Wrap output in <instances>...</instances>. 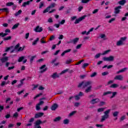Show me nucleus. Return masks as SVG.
Returning a JSON list of instances; mask_svg holds the SVG:
<instances>
[{"label": "nucleus", "instance_id": "nucleus-1", "mask_svg": "<svg viewBox=\"0 0 128 128\" xmlns=\"http://www.w3.org/2000/svg\"><path fill=\"white\" fill-rule=\"evenodd\" d=\"M110 109L104 112V115L102 116V118L100 120V122H104L106 120H108L110 118Z\"/></svg>", "mask_w": 128, "mask_h": 128}, {"label": "nucleus", "instance_id": "nucleus-2", "mask_svg": "<svg viewBox=\"0 0 128 128\" xmlns=\"http://www.w3.org/2000/svg\"><path fill=\"white\" fill-rule=\"evenodd\" d=\"M126 38H128L126 36L121 38L120 40L118 42H117L116 46H124V42L126 40Z\"/></svg>", "mask_w": 128, "mask_h": 128}, {"label": "nucleus", "instance_id": "nucleus-3", "mask_svg": "<svg viewBox=\"0 0 128 128\" xmlns=\"http://www.w3.org/2000/svg\"><path fill=\"white\" fill-rule=\"evenodd\" d=\"M20 43H18L17 44H16L14 46V50H16V52H22L24 50V48H26V46H23L22 47H20Z\"/></svg>", "mask_w": 128, "mask_h": 128}, {"label": "nucleus", "instance_id": "nucleus-4", "mask_svg": "<svg viewBox=\"0 0 128 128\" xmlns=\"http://www.w3.org/2000/svg\"><path fill=\"white\" fill-rule=\"evenodd\" d=\"M103 60L104 62H114V56H110L108 57H104Z\"/></svg>", "mask_w": 128, "mask_h": 128}, {"label": "nucleus", "instance_id": "nucleus-5", "mask_svg": "<svg viewBox=\"0 0 128 128\" xmlns=\"http://www.w3.org/2000/svg\"><path fill=\"white\" fill-rule=\"evenodd\" d=\"M8 56H4L2 58L0 59V66H3L4 64V62H8Z\"/></svg>", "mask_w": 128, "mask_h": 128}, {"label": "nucleus", "instance_id": "nucleus-6", "mask_svg": "<svg viewBox=\"0 0 128 128\" xmlns=\"http://www.w3.org/2000/svg\"><path fill=\"white\" fill-rule=\"evenodd\" d=\"M86 18V16L84 15V16L80 18H79L76 19L74 22L75 24H79L80 22H82V20H84Z\"/></svg>", "mask_w": 128, "mask_h": 128}, {"label": "nucleus", "instance_id": "nucleus-7", "mask_svg": "<svg viewBox=\"0 0 128 128\" xmlns=\"http://www.w3.org/2000/svg\"><path fill=\"white\" fill-rule=\"evenodd\" d=\"M46 64H44L40 67V70H41L40 71V74H42L48 70V68H46Z\"/></svg>", "mask_w": 128, "mask_h": 128}, {"label": "nucleus", "instance_id": "nucleus-8", "mask_svg": "<svg viewBox=\"0 0 128 128\" xmlns=\"http://www.w3.org/2000/svg\"><path fill=\"white\" fill-rule=\"evenodd\" d=\"M100 100L98 98H93L90 101V103H91L92 104H98V102H100Z\"/></svg>", "mask_w": 128, "mask_h": 128}, {"label": "nucleus", "instance_id": "nucleus-9", "mask_svg": "<svg viewBox=\"0 0 128 128\" xmlns=\"http://www.w3.org/2000/svg\"><path fill=\"white\" fill-rule=\"evenodd\" d=\"M120 9H122V6H118L115 8L114 14H120Z\"/></svg>", "mask_w": 128, "mask_h": 128}, {"label": "nucleus", "instance_id": "nucleus-10", "mask_svg": "<svg viewBox=\"0 0 128 128\" xmlns=\"http://www.w3.org/2000/svg\"><path fill=\"white\" fill-rule=\"evenodd\" d=\"M114 80H124V76H122V75H118L114 77Z\"/></svg>", "mask_w": 128, "mask_h": 128}, {"label": "nucleus", "instance_id": "nucleus-11", "mask_svg": "<svg viewBox=\"0 0 128 128\" xmlns=\"http://www.w3.org/2000/svg\"><path fill=\"white\" fill-rule=\"evenodd\" d=\"M92 81H88V82H84V84H83V88H86L88 86H90L92 84Z\"/></svg>", "mask_w": 128, "mask_h": 128}, {"label": "nucleus", "instance_id": "nucleus-12", "mask_svg": "<svg viewBox=\"0 0 128 128\" xmlns=\"http://www.w3.org/2000/svg\"><path fill=\"white\" fill-rule=\"evenodd\" d=\"M34 32H42V28L40 27V26H37L34 29Z\"/></svg>", "mask_w": 128, "mask_h": 128}, {"label": "nucleus", "instance_id": "nucleus-13", "mask_svg": "<svg viewBox=\"0 0 128 128\" xmlns=\"http://www.w3.org/2000/svg\"><path fill=\"white\" fill-rule=\"evenodd\" d=\"M51 78L54 80H56V78H60V76L58 74L57 72L54 73L52 75H51Z\"/></svg>", "mask_w": 128, "mask_h": 128}, {"label": "nucleus", "instance_id": "nucleus-14", "mask_svg": "<svg viewBox=\"0 0 128 128\" xmlns=\"http://www.w3.org/2000/svg\"><path fill=\"white\" fill-rule=\"evenodd\" d=\"M58 108V105L56 104H54L51 107L52 110H56Z\"/></svg>", "mask_w": 128, "mask_h": 128}, {"label": "nucleus", "instance_id": "nucleus-15", "mask_svg": "<svg viewBox=\"0 0 128 128\" xmlns=\"http://www.w3.org/2000/svg\"><path fill=\"white\" fill-rule=\"evenodd\" d=\"M42 116H44L43 112H39L35 114L34 118H41Z\"/></svg>", "mask_w": 128, "mask_h": 128}, {"label": "nucleus", "instance_id": "nucleus-16", "mask_svg": "<svg viewBox=\"0 0 128 128\" xmlns=\"http://www.w3.org/2000/svg\"><path fill=\"white\" fill-rule=\"evenodd\" d=\"M99 38H102L103 40H108V38H106V36L105 34H100L99 35Z\"/></svg>", "mask_w": 128, "mask_h": 128}, {"label": "nucleus", "instance_id": "nucleus-17", "mask_svg": "<svg viewBox=\"0 0 128 128\" xmlns=\"http://www.w3.org/2000/svg\"><path fill=\"white\" fill-rule=\"evenodd\" d=\"M90 92H92V86H89L85 90L84 92L88 94Z\"/></svg>", "mask_w": 128, "mask_h": 128}, {"label": "nucleus", "instance_id": "nucleus-18", "mask_svg": "<svg viewBox=\"0 0 128 128\" xmlns=\"http://www.w3.org/2000/svg\"><path fill=\"white\" fill-rule=\"evenodd\" d=\"M72 50V49H68L67 50H64L62 54V56H64L66 54H67V52H70Z\"/></svg>", "mask_w": 128, "mask_h": 128}, {"label": "nucleus", "instance_id": "nucleus-19", "mask_svg": "<svg viewBox=\"0 0 128 128\" xmlns=\"http://www.w3.org/2000/svg\"><path fill=\"white\" fill-rule=\"evenodd\" d=\"M126 2V0H122L118 2L120 6H124V4Z\"/></svg>", "mask_w": 128, "mask_h": 128}, {"label": "nucleus", "instance_id": "nucleus-20", "mask_svg": "<svg viewBox=\"0 0 128 128\" xmlns=\"http://www.w3.org/2000/svg\"><path fill=\"white\" fill-rule=\"evenodd\" d=\"M42 124V122L40 120H37L35 123V126H40V124Z\"/></svg>", "mask_w": 128, "mask_h": 128}, {"label": "nucleus", "instance_id": "nucleus-21", "mask_svg": "<svg viewBox=\"0 0 128 128\" xmlns=\"http://www.w3.org/2000/svg\"><path fill=\"white\" fill-rule=\"evenodd\" d=\"M127 70H128V68H123L121 70L117 72L116 74H120V72H124Z\"/></svg>", "mask_w": 128, "mask_h": 128}, {"label": "nucleus", "instance_id": "nucleus-22", "mask_svg": "<svg viewBox=\"0 0 128 128\" xmlns=\"http://www.w3.org/2000/svg\"><path fill=\"white\" fill-rule=\"evenodd\" d=\"M119 86L118 84H113L110 86V88H118Z\"/></svg>", "mask_w": 128, "mask_h": 128}, {"label": "nucleus", "instance_id": "nucleus-23", "mask_svg": "<svg viewBox=\"0 0 128 128\" xmlns=\"http://www.w3.org/2000/svg\"><path fill=\"white\" fill-rule=\"evenodd\" d=\"M112 96L110 97V98H114L117 94H118V92H112Z\"/></svg>", "mask_w": 128, "mask_h": 128}, {"label": "nucleus", "instance_id": "nucleus-24", "mask_svg": "<svg viewBox=\"0 0 128 128\" xmlns=\"http://www.w3.org/2000/svg\"><path fill=\"white\" fill-rule=\"evenodd\" d=\"M79 40H80V38H76L73 39L72 40V44H76L78 42Z\"/></svg>", "mask_w": 128, "mask_h": 128}, {"label": "nucleus", "instance_id": "nucleus-25", "mask_svg": "<svg viewBox=\"0 0 128 128\" xmlns=\"http://www.w3.org/2000/svg\"><path fill=\"white\" fill-rule=\"evenodd\" d=\"M38 40H40V38H36V39L32 42V46H36L38 44Z\"/></svg>", "mask_w": 128, "mask_h": 128}, {"label": "nucleus", "instance_id": "nucleus-26", "mask_svg": "<svg viewBox=\"0 0 128 128\" xmlns=\"http://www.w3.org/2000/svg\"><path fill=\"white\" fill-rule=\"evenodd\" d=\"M18 26H20V23H17L14 25V26L12 27V30H16V28H18Z\"/></svg>", "mask_w": 128, "mask_h": 128}, {"label": "nucleus", "instance_id": "nucleus-27", "mask_svg": "<svg viewBox=\"0 0 128 128\" xmlns=\"http://www.w3.org/2000/svg\"><path fill=\"white\" fill-rule=\"evenodd\" d=\"M30 1H28L26 2H24L22 5V6H24V8H26V6H28L30 4Z\"/></svg>", "mask_w": 128, "mask_h": 128}, {"label": "nucleus", "instance_id": "nucleus-28", "mask_svg": "<svg viewBox=\"0 0 128 128\" xmlns=\"http://www.w3.org/2000/svg\"><path fill=\"white\" fill-rule=\"evenodd\" d=\"M56 6V3H52L49 6H48V8H50V10L51 8H54Z\"/></svg>", "mask_w": 128, "mask_h": 128}, {"label": "nucleus", "instance_id": "nucleus-29", "mask_svg": "<svg viewBox=\"0 0 128 128\" xmlns=\"http://www.w3.org/2000/svg\"><path fill=\"white\" fill-rule=\"evenodd\" d=\"M60 120H62V118L60 116H58L54 119V122H60Z\"/></svg>", "mask_w": 128, "mask_h": 128}, {"label": "nucleus", "instance_id": "nucleus-30", "mask_svg": "<svg viewBox=\"0 0 128 128\" xmlns=\"http://www.w3.org/2000/svg\"><path fill=\"white\" fill-rule=\"evenodd\" d=\"M64 124H68L70 123V120L68 119H65L63 121Z\"/></svg>", "mask_w": 128, "mask_h": 128}, {"label": "nucleus", "instance_id": "nucleus-31", "mask_svg": "<svg viewBox=\"0 0 128 128\" xmlns=\"http://www.w3.org/2000/svg\"><path fill=\"white\" fill-rule=\"evenodd\" d=\"M76 114V111H72L69 114L68 116H74Z\"/></svg>", "mask_w": 128, "mask_h": 128}, {"label": "nucleus", "instance_id": "nucleus-32", "mask_svg": "<svg viewBox=\"0 0 128 128\" xmlns=\"http://www.w3.org/2000/svg\"><path fill=\"white\" fill-rule=\"evenodd\" d=\"M0 10H2V12H6L8 13V8H0Z\"/></svg>", "mask_w": 128, "mask_h": 128}, {"label": "nucleus", "instance_id": "nucleus-33", "mask_svg": "<svg viewBox=\"0 0 128 128\" xmlns=\"http://www.w3.org/2000/svg\"><path fill=\"white\" fill-rule=\"evenodd\" d=\"M110 52V50H105L102 54V56H105V54H108V52Z\"/></svg>", "mask_w": 128, "mask_h": 128}, {"label": "nucleus", "instance_id": "nucleus-34", "mask_svg": "<svg viewBox=\"0 0 128 128\" xmlns=\"http://www.w3.org/2000/svg\"><path fill=\"white\" fill-rule=\"evenodd\" d=\"M50 10V8L48 6L43 11V14H46V12H48V11Z\"/></svg>", "mask_w": 128, "mask_h": 128}, {"label": "nucleus", "instance_id": "nucleus-35", "mask_svg": "<svg viewBox=\"0 0 128 128\" xmlns=\"http://www.w3.org/2000/svg\"><path fill=\"white\" fill-rule=\"evenodd\" d=\"M112 94V91H108V92H104L103 94V96H108V94Z\"/></svg>", "mask_w": 128, "mask_h": 128}, {"label": "nucleus", "instance_id": "nucleus-36", "mask_svg": "<svg viewBox=\"0 0 128 128\" xmlns=\"http://www.w3.org/2000/svg\"><path fill=\"white\" fill-rule=\"evenodd\" d=\"M8 34H4V32L0 33V36H2V38H4V36H6Z\"/></svg>", "mask_w": 128, "mask_h": 128}, {"label": "nucleus", "instance_id": "nucleus-37", "mask_svg": "<svg viewBox=\"0 0 128 128\" xmlns=\"http://www.w3.org/2000/svg\"><path fill=\"white\" fill-rule=\"evenodd\" d=\"M22 10H19L17 12H16L14 14L15 16H20V14H22Z\"/></svg>", "mask_w": 128, "mask_h": 128}, {"label": "nucleus", "instance_id": "nucleus-38", "mask_svg": "<svg viewBox=\"0 0 128 128\" xmlns=\"http://www.w3.org/2000/svg\"><path fill=\"white\" fill-rule=\"evenodd\" d=\"M119 112H115L112 113V116L114 117L118 116Z\"/></svg>", "mask_w": 128, "mask_h": 128}, {"label": "nucleus", "instance_id": "nucleus-39", "mask_svg": "<svg viewBox=\"0 0 128 128\" xmlns=\"http://www.w3.org/2000/svg\"><path fill=\"white\" fill-rule=\"evenodd\" d=\"M97 74H98V73H96V72H94L90 74V78H94V76H96Z\"/></svg>", "mask_w": 128, "mask_h": 128}, {"label": "nucleus", "instance_id": "nucleus-40", "mask_svg": "<svg viewBox=\"0 0 128 128\" xmlns=\"http://www.w3.org/2000/svg\"><path fill=\"white\" fill-rule=\"evenodd\" d=\"M106 108H99L98 109V112H102Z\"/></svg>", "mask_w": 128, "mask_h": 128}, {"label": "nucleus", "instance_id": "nucleus-41", "mask_svg": "<svg viewBox=\"0 0 128 128\" xmlns=\"http://www.w3.org/2000/svg\"><path fill=\"white\" fill-rule=\"evenodd\" d=\"M11 39H12V36H8V37L4 38H3L4 40H11Z\"/></svg>", "mask_w": 128, "mask_h": 128}, {"label": "nucleus", "instance_id": "nucleus-42", "mask_svg": "<svg viewBox=\"0 0 128 128\" xmlns=\"http://www.w3.org/2000/svg\"><path fill=\"white\" fill-rule=\"evenodd\" d=\"M6 6H14V2H8L6 3Z\"/></svg>", "mask_w": 128, "mask_h": 128}, {"label": "nucleus", "instance_id": "nucleus-43", "mask_svg": "<svg viewBox=\"0 0 128 128\" xmlns=\"http://www.w3.org/2000/svg\"><path fill=\"white\" fill-rule=\"evenodd\" d=\"M24 56L19 58L18 60V62H22V60H24Z\"/></svg>", "mask_w": 128, "mask_h": 128}, {"label": "nucleus", "instance_id": "nucleus-44", "mask_svg": "<svg viewBox=\"0 0 128 128\" xmlns=\"http://www.w3.org/2000/svg\"><path fill=\"white\" fill-rule=\"evenodd\" d=\"M90 2V0H82V4H88Z\"/></svg>", "mask_w": 128, "mask_h": 128}, {"label": "nucleus", "instance_id": "nucleus-45", "mask_svg": "<svg viewBox=\"0 0 128 128\" xmlns=\"http://www.w3.org/2000/svg\"><path fill=\"white\" fill-rule=\"evenodd\" d=\"M88 66V63H84L82 66V68H86V66Z\"/></svg>", "mask_w": 128, "mask_h": 128}, {"label": "nucleus", "instance_id": "nucleus-46", "mask_svg": "<svg viewBox=\"0 0 128 128\" xmlns=\"http://www.w3.org/2000/svg\"><path fill=\"white\" fill-rule=\"evenodd\" d=\"M68 72V69L64 70L61 72L60 74H66V72Z\"/></svg>", "mask_w": 128, "mask_h": 128}, {"label": "nucleus", "instance_id": "nucleus-47", "mask_svg": "<svg viewBox=\"0 0 128 128\" xmlns=\"http://www.w3.org/2000/svg\"><path fill=\"white\" fill-rule=\"evenodd\" d=\"M44 37H43L40 39V42L41 44H46V42L44 40Z\"/></svg>", "mask_w": 128, "mask_h": 128}, {"label": "nucleus", "instance_id": "nucleus-48", "mask_svg": "<svg viewBox=\"0 0 128 128\" xmlns=\"http://www.w3.org/2000/svg\"><path fill=\"white\" fill-rule=\"evenodd\" d=\"M84 82H82L80 83H79L78 85V88H82V86H84Z\"/></svg>", "mask_w": 128, "mask_h": 128}, {"label": "nucleus", "instance_id": "nucleus-49", "mask_svg": "<svg viewBox=\"0 0 128 128\" xmlns=\"http://www.w3.org/2000/svg\"><path fill=\"white\" fill-rule=\"evenodd\" d=\"M126 120V116L124 115L120 118V122H122V120Z\"/></svg>", "mask_w": 128, "mask_h": 128}, {"label": "nucleus", "instance_id": "nucleus-50", "mask_svg": "<svg viewBox=\"0 0 128 128\" xmlns=\"http://www.w3.org/2000/svg\"><path fill=\"white\" fill-rule=\"evenodd\" d=\"M4 32L5 33H4V34H8H8H10V30L8 28L6 29Z\"/></svg>", "mask_w": 128, "mask_h": 128}, {"label": "nucleus", "instance_id": "nucleus-51", "mask_svg": "<svg viewBox=\"0 0 128 128\" xmlns=\"http://www.w3.org/2000/svg\"><path fill=\"white\" fill-rule=\"evenodd\" d=\"M102 76H108V72H105L102 73Z\"/></svg>", "mask_w": 128, "mask_h": 128}, {"label": "nucleus", "instance_id": "nucleus-52", "mask_svg": "<svg viewBox=\"0 0 128 128\" xmlns=\"http://www.w3.org/2000/svg\"><path fill=\"white\" fill-rule=\"evenodd\" d=\"M82 44H78L76 46V50H80V48H82Z\"/></svg>", "mask_w": 128, "mask_h": 128}, {"label": "nucleus", "instance_id": "nucleus-53", "mask_svg": "<svg viewBox=\"0 0 128 128\" xmlns=\"http://www.w3.org/2000/svg\"><path fill=\"white\" fill-rule=\"evenodd\" d=\"M102 54L99 53L96 54L95 56H94V58H100V55Z\"/></svg>", "mask_w": 128, "mask_h": 128}, {"label": "nucleus", "instance_id": "nucleus-54", "mask_svg": "<svg viewBox=\"0 0 128 128\" xmlns=\"http://www.w3.org/2000/svg\"><path fill=\"white\" fill-rule=\"evenodd\" d=\"M72 62V59H70L69 60H67L66 62V64H70Z\"/></svg>", "mask_w": 128, "mask_h": 128}, {"label": "nucleus", "instance_id": "nucleus-55", "mask_svg": "<svg viewBox=\"0 0 128 128\" xmlns=\"http://www.w3.org/2000/svg\"><path fill=\"white\" fill-rule=\"evenodd\" d=\"M35 58H36V56H33L31 57V58H30V62L31 64H32V62H33Z\"/></svg>", "mask_w": 128, "mask_h": 128}, {"label": "nucleus", "instance_id": "nucleus-56", "mask_svg": "<svg viewBox=\"0 0 128 128\" xmlns=\"http://www.w3.org/2000/svg\"><path fill=\"white\" fill-rule=\"evenodd\" d=\"M42 93H40L38 94H37L35 97H34V100H36V98H38L40 96H42Z\"/></svg>", "mask_w": 128, "mask_h": 128}, {"label": "nucleus", "instance_id": "nucleus-57", "mask_svg": "<svg viewBox=\"0 0 128 128\" xmlns=\"http://www.w3.org/2000/svg\"><path fill=\"white\" fill-rule=\"evenodd\" d=\"M40 104H38L36 106V110H40Z\"/></svg>", "mask_w": 128, "mask_h": 128}, {"label": "nucleus", "instance_id": "nucleus-58", "mask_svg": "<svg viewBox=\"0 0 128 128\" xmlns=\"http://www.w3.org/2000/svg\"><path fill=\"white\" fill-rule=\"evenodd\" d=\"M48 52H50V51L48 50H46L42 52L41 53V54H48Z\"/></svg>", "mask_w": 128, "mask_h": 128}, {"label": "nucleus", "instance_id": "nucleus-59", "mask_svg": "<svg viewBox=\"0 0 128 128\" xmlns=\"http://www.w3.org/2000/svg\"><path fill=\"white\" fill-rule=\"evenodd\" d=\"M78 96H84V92H80L78 94Z\"/></svg>", "mask_w": 128, "mask_h": 128}, {"label": "nucleus", "instance_id": "nucleus-60", "mask_svg": "<svg viewBox=\"0 0 128 128\" xmlns=\"http://www.w3.org/2000/svg\"><path fill=\"white\" fill-rule=\"evenodd\" d=\"M74 98H75L76 100H78L80 98V96L78 95L76 96Z\"/></svg>", "mask_w": 128, "mask_h": 128}, {"label": "nucleus", "instance_id": "nucleus-61", "mask_svg": "<svg viewBox=\"0 0 128 128\" xmlns=\"http://www.w3.org/2000/svg\"><path fill=\"white\" fill-rule=\"evenodd\" d=\"M44 6V2H40L39 6V8H42Z\"/></svg>", "mask_w": 128, "mask_h": 128}, {"label": "nucleus", "instance_id": "nucleus-62", "mask_svg": "<svg viewBox=\"0 0 128 128\" xmlns=\"http://www.w3.org/2000/svg\"><path fill=\"white\" fill-rule=\"evenodd\" d=\"M13 126H14V124H10L8 125V128H13Z\"/></svg>", "mask_w": 128, "mask_h": 128}, {"label": "nucleus", "instance_id": "nucleus-63", "mask_svg": "<svg viewBox=\"0 0 128 128\" xmlns=\"http://www.w3.org/2000/svg\"><path fill=\"white\" fill-rule=\"evenodd\" d=\"M94 94H91V95H90L89 96H88V98H90V99H92V98H94Z\"/></svg>", "mask_w": 128, "mask_h": 128}, {"label": "nucleus", "instance_id": "nucleus-64", "mask_svg": "<svg viewBox=\"0 0 128 128\" xmlns=\"http://www.w3.org/2000/svg\"><path fill=\"white\" fill-rule=\"evenodd\" d=\"M96 126L97 128H102V126H104V124H96Z\"/></svg>", "mask_w": 128, "mask_h": 128}]
</instances>
